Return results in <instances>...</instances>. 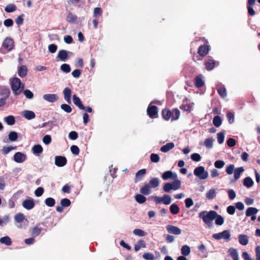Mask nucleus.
<instances>
[{
	"label": "nucleus",
	"instance_id": "nucleus-43",
	"mask_svg": "<svg viewBox=\"0 0 260 260\" xmlns=\"http://www.w3.org/2000/svg\"><path fill=\"white\" fill-rule=\"evenodd\" d=\"M216 193L215 190L211 189L206 193V197L208 199L212 200L216 196Z\"/></svg>",
	"mask_w": 260,
	"mask_h": 260
},
{
	"label": "nucleus",
	"instance_id": "nucleus-3",
	"mask_svg": "<svg viewBox=\"0 0 260 260\" xmlns=\"http://www.w3.org/2000/svg\"><path fill=\"white\" fill-rule=\"evenodd\" d=\"M199 216L203 219V221L206 224L209 225L211 221L215 219L217 216V212L214 210H211L209 212L204 211L199 213Z\"/></svg>",
	"mask_w": 260,
	"mask_h": 260
},
{
	"label": "nucleus",
	"instance_id": "nucleus-6",
	"mask_svg": "<svg viewBox=\"0 0 260 260\" xmlns=\"http://www.w3.org/2000/svg\"><path fill=\"white\" fill-rule=\"evenodd\" d=\"M181 187V181L175 180L172 184L171 183H166L163 187L164 190L166 192H169L172 189L174 190L179 189Z\"/></svg>",
	"mask_w": 260,
	"mask_h": 260
},
{
	"label": "nucleus",
	"instance_id": "nucleus-19",
	"mask_svg": "<svg viewBox=\"0 0 260 260\" xmlns=\"http://www.w3.org/2000/svg\"><path fill=\"white\" fill-rule=\"evenodd\" d=\"M64 95V99L68 103L71 104V90L69 87H66L63 91Z\"/></svg>",
	"mask_w": 260,
	"mask_h": 260
},
{
	"label": "nucleus",
	"instance_id": "nucleus-28",
	"mask_svg": "<svg viewBox=\"0 0 260 260\" xmlns=\"http://www.w3.org/2000/svg\"><path fill=\"white\" fill-rule=\"evenodd\" d=\"M148 184L150 185L151 188H156L159 186V180L157 178H152L149 180Z\"/></svg>",
	"mask_w": 260,
	"mask_h": 260
},
{
	"label": "nucleus",
	"instance_id": "nucleus-15",
	"mask_svg": "<svg viewBox=\"0 0 260 260\" xmlns=\"http://www.w3.org/2000/svg\"><path fill=\"white\" fill-rule=\"evenodd\" d=\"M43 98L44 100L50 103H54L58 100V96L56 94H46Z\"/></svg>",
	"mask_w": 260,
	"mask_h": 260
},
{
	"label": "nucleus",
	"instance_id": "nucleus-61",
	"mask_svg": "<svg viewBox=\"0 0 260 260\" xmlns=\"http://www.w3.org/2000/svg\"><path fill=\"white\" fill-rule=\"evenodd\" d=\"M225 165V162L224 161L221 160H216L214 163V166L215 168L217 169H221Z\"/></svg>",
	"mask_w": 260,
	"mask_h": 260
},
{
	"label": "nucleus",
	"instance_id": "nucleus-47",
	"mask_svg": "<svg viewBox=\"0 0 260 260\" xmlns=\"http://www.w3.org/2000/svg\"><path fill=\"white\" fill-rule=\"evenodd\" d=\"M60 70L64 73H68L71 72V67L69 64L63 63L60 66Z\"/></svg>",
	"mask_w": 260,
	"mask_h": 260
},
{
	"label": "nucleus",
	"instance_id": "nucleus-50",
	"mask_svg": "<svg viewBox=\"0 0 260 260\" xmlns=\"http://www.w3.org/2000/svg\"><path fill=\"white\" fill-rule=\"evenodd\" d=\"M8 137L11 141H15L18 138V134L15 132H11L9 133Z\"/></svg>",
	"mask_w": 260,
	"mask_h": 260
},
{
	"label": "nucleus",
	"instance_id": "nucleus-55",
	"mask_svg": "<svg viewBox=\"0 0 260 260\" xmlns=\"http://www.w3.org/2000/svg\"><path fill=\"white\" fill-rule=\"evenodd\" d=\"M62 110H63L66 112L69 113H71L72 111V109L70 106L69 105L63 104L60 106Z\"/></svg>",
	"mask_w": 260,
	"mask_h": 260
},
{
	"label": "nucleus",
	"instance_id": "nucleus-25",
	"mask_svg": "<svg viewBox=\"0 0 260 260\" xmlns=\"http://www.w3.org/2000/svg\"><path fill=\"white\" fill-rule=\"evenodd\" d=\"M73 101L74 102V104L77 106L81 110H84L85 109V107L83 106V105L82 103V102L81 101L80 98L76 96V94H74L73 96Z\"/></svg>",
	"mask_w": 260,
	"mask_h": 260
},
{
	"label": "nucleus",
	"instance_id": "nucleus-27",
	"mask_svg": "<svg viewBox=\"0 0 260 260\" xmlns=\"http://www.w3.org/2000/svg\"><path fill=\"white\" fill-rule=\"evenodd\" d=\"M175 147V145L173 142L167 143L160 148V151L162 152H167L172 149Z\"/></svg>",
	"mask_w": 260,
	"mask_h": 260
},
{
	"label": "nucleus",
	"instance_id": "nucleus-34",
	"mask_svg": "<svg viewBox=\"0 0 260 260\" xmlns=\"http://www.w3.org/2000/svg\"><path fill=\"white\" fill-rule=\"evenodd\" d=\"M181 254L184 256H187L190 252V248L187 245H183L181 249Z\"/></svg>",
	"mask_w": 260,
	"mask_h": 260
},
{
	"label": "nucleus",
	"instance_id": "nucleus-21",
	"mask_svg": "<svg viewBox=\"0 0 260 260\" xmlns=\"http://www.w3.org/2000/svg\"><path fill=\"white\" fill-rule=\"evenodd\" d=\"M194 84L197 88L202 87L204 85L202 75L197 76L194 79Z\"/></svg>",
	"mask_w": 260,
	"mask_h": 260
},
{
	"label": "nucleus",
	"instance_id": "nucleus-12",
	"mask_svg": "<svg viewBox=\"0 0 260 260\" xmlns=\"http://www.w3.org/2000/svg\"><path fill=\"white\" fill-rule=\"evenodd\" d=\"M167 232L171 234L179 235L181 234V230L177 226L169 224L166 226Z\"/></svg>",
	"mask_w": 260,
	"mask_h": 260
},
{
	"label": "nucleus",
	"instance_id": "nucleus-53",
	"mask_svg": "<svg viewBox=\"0 0 260 260\" xmlns=\"http://www.w3.org/2000/svg\"><path fill=\"white\" fill-rule=\"evenodd\" d=\"M162 203H164L165 205H169L171 202V197L168 194H165L162 197Z\"/></svg>",
	"mask_w": 260,
	"mask_h": 260
},
{
	"label": "nucleus",
	"instance_id": "nucleus-29",
	"mask_svg": "<svg viewBox=\"0 0 260 260\" xmlns=\"http://www.w3.org/2000/svg\"><path fill=\"white\" fill-rule=\"evenodd\" d=\"M151 192V187L148 184H146L140 189V192L144 195H148Z\"/></svg>",
	"mask_w": 260,
	"mask_h": 260
},
{
	"label": "nucleus",
	"instance_id": "nucleus-20",
	"mask_svg": "<svg viewBox=\"0 0 260 260\" xmlns=\"http://www.w3.org/2000/svg\"><path fill=\"white\" fill-rule=\"evenodd\" d=\"M217 91L219 95L222 98H224L227 95L225 88L221 83L217 85Z\"/></svg>",
	"mask_w": 260,
	"mask_h": 260
},
{
	"label": "nucleus",
	"instance_id": "nucleus-8",
	"mask_svg": "<svg viewBox=\"0 0 260 260\" xmlns=\"http://www.w3.org/2000/svg\"><path fill=\"white\" fill-rule=\"evenodd\" d=\"M230 232L229 230H224L222 232L214 234L212 235V237L215 240H220L221 239H223L226 241H229L230 240Z\"/></svg>",
	"mask_w": 260,
	"mask_h": 260
},
{
	"label": "nucleus",
	"instance_id": "nucleus-59",
	"mask_svg": "<svg viewBox=\"0 0 260 260\" xmlns=\"http://www.w3.org/2000/svg\"><path fill=\"white\" fill-rule=\"evenodd\" d=\"M71 151L73 154L76 155H78L80 152L79 148L76 145H72L71 147Z\"/></svg>",
	"mask_w": 260,
	"mask_h": 260
},
{
	"label": "nucleus",
	"instance_id": "nucleus-16",
	"mask_svg": "<svg viewBox=\"0 0 260 260\" xmlns=\"http://www.w3.org/2000/svg\"><path fill=\"white\" fill-rule=\"evenodd\" d=\"M35 203L32 199L24 200L22 203L23 207L27 210H30L35 207Z\"/></svg>",
	"mask_w": 260,
	"mask_h": 260
},
{
	"label": "nucleus",
	"instance_id": "nucleus-14",
	"mask_svg": "<svg viewBox=\"0 0 260 260\" xmlns=\"http://www.w3.org/2000/svg\"><path fill=\"white\" fill-rule=\"evenodd\" d=\"M26 159V156L20 152H16L14 155V160L18 163H22Z\"/></svg>",
	"mask_w": 260,
	"mask_h": 260
},
{
	"label": "nucleus",
	"instance_id": "nucleus-49",
	"mask_svg": "<svg viewBox=\"0 0 260 260\" xmlns=\"http://www.w3.org/2000/svg\"><path fill=\"white\" fill-rule=\"evenodd\" d=\"M214 139L212 138L206 139L204 142L205 146L208 148H211L213 147V142Z\"/></svg>",
	"mask_w": 260,
	"mask_h": 260
},
{
	"label": "nucleus",
	"instance_id": "nucleus-40",
	"mask_svg": "<svg viewBox=\"0 0 260 260\" xmlns=\"http://www.w3.org/2000/svg\"><path fill=\"white\" fill-rule=\"evenodd\" d=\"M214 125L217 127L220 126L222 123V120L220 116H215L213 119Z\"/></svg>",
	"mask_w": 260,
	"mask_h": 260
},
{
	"label": "nucleus",
	"instance_id": "nucleus-44",
	"mask_svg": "<svg viewBox=\"0 0 260 260\" xmlns=\"http://www.w3.org/2000/svg\"><path fill=\"white\" fill-rule=\"evenodd\" d=\"M45 203L48 207H52L54 206L55 201L53 198L50 197L45 200Z\"/></svg>",
	"mask_w": 260,
	"mask_h": 260
},
{
	"label": "nucleus",
	"instance_id": "nucleus-35",
	"mask_svg": "<svg viewBox=\"0 0 260 260\" xmlns=\"http://www.w3.org/2000/svg\"><path fill=\"white\" fill-rule=\"evenodd\" d=\"M170 210L172 214H177L180 211V208L176 204H173L170 206Z\"/></svg>",
	"mask_w": 260,
	"mask_h": 260
},
{
	"label": "nucleus",
	"instance_id": "nucleus-45",
	"mask_svg": "<svg viewBox=\"0 0 260 260\" xmlns=\"http://www.w3.org/2000/svg\"><path fill=\"white\" fill-rule=\"evenodd\" d=\"M14 219L16 222L18 223H21L24 219V215L21 213H17L15 215Z\"/></svg>",
	"mask_w": 260,
	"mask_h": 260
},
{
	"label": "nucleus",
	"instance_id": "nucleus-62",
	"mask_svg": "<svg viewBox=\"0 0 260 260\" xmlns=\"http://www.w3.org/2000/svg\"><path fill=\"white\" fill-rule=\"evenodd\" d=\"M191 158L194 161H199L201 159V156L199 153H194L191 155Z\"/></svg>",
	"mask_w": 260,
	"mask_h": 260
},
{
	"label": "nucleus",
	"instance_id": "nucleus-54",
	"mask_svg": "<svg viewBox=\"0 0 260 260\" xmlns=\"http://www.w3.org/2000/svg\"><path fill=\"white\" fill-rule=\"evenodd\" d=\"M133 233L135 235H137L140 237L145 236L146 235V233L144 231L139 229H135L133 231Z\"/></svg>",
	"mask_w": 260,
	"mask_h": 260
},
{
	"label": "nucleus",
	"instance_id": "nucleus-36",
	"mask_svg": "<svg viewBox=\"0 0 260 260\" xmlns=\"http://www.w3.org/2000/svg\"><path fill=\"white\" fill-rule=\"evenodd\" d=\"M77 19V17L76 15L72 14V13H69L68 14L66 20L68 22L73 23L75 22Z\"/></svg>",
	"mask_w": 260,
	"mask_h": 260
},
{
	"label": "nucleus",
	"instance_id": "nucleus-24",
	"mask_svg": "<svg viewBox=\"0 0 260 260\" xmlns=\"http://www.w3.org/2000/svg\"><path fill=\"white\" fill-rule=\"evenodd\" d=\"M244 171V168L242 167L237 168L234 170V180H231L232 182H234V181L237 180L239 179L241 174Z\"/></svg>",
	"mask_w": 260,
	"mask_h": 260
},
{
	"label": "nucleus",
	"instance_id": "nucleus-33",
	"mask_svg": "<svg viewBox=\"0 0 260 260\" xmlns=\"http://www.w3.org/2000/svg\"><path fill=\"white\" fill-rule=\"evenodd\" d=\"M253 183V181L250 177H247L244 179L243 185L247 188L251 187Z\"/></svg>",
	"mask_w": 260,
	"mask_h": 260
},
{
	"label": "nucleus",
	"instance_id": "nucleus-63",
	"mask_svg": "<svg viewBox=\"0 0 260 260\" xmlns=\"http://www.w3.org/2000/svg\"><path fill=\"white\" fill-rule=\"evenodd\" d=\"M51 137L49 135H45L43 138V142L46 145L49 144L51 142Z\"/></svg>",
	"mask_w": 260,
	"mask_h": 260
},
{
	"label": "nucleus",
	"instance_id": "nucleus-2",
	"mask_svg": "<svg viewBox=\"0 0 260 260\" xmlns=\"http://www.w3.org/2000/svg\"><path fill=\"white\" fill-rule=\"evenodd\" d=\"M11 89L15 95L20 94L24 89V84H22L20 79L15 77L10 79Z\"/></svg>",
	"mask_w": 260,
	"mask_h": 260
},
{
	"label": "nucleus",
	"instance_id": "nucleus-37",
	"mask_svg": "<svg viewBox=\"0 0 260 260\" xmlns=\"http://www.w3.org/2000/svg\"><path fill=\"white\" fill-rule=\"evenodd\" d=\"M0 242L2 244H5L7 246H10L12 244V241L11 238L8 236H5L0 239Z\"/></svg>",
	"mask_w": 260,
	"mask_h": 260
},
{
	"label": "nucleus",
	"instance_id": "nucleus-30",
	"mask_svg": "<svg viewBox=\"0 0 260 260\" xmlns=\"http://www.w3.org/2000/svg\"><path fill=\"white\" fill-rule=\"evenodd\" d=\"M258 211V209L255 207H249L246 210V216L249 217L251 215H256Z\"/></svg>",
	"mask_w": 260,
	"mask_h": 260
},
{
	"label": "nucleus",
	"instance_id": "nucleus-64",
	"mask_svg": "<svg viewBox=\"0 0 260 260\" xmlns=\"http://www.w3.org/2000/svg\"><path fill=\"white\" fill-rule=\"evenodd\" d=\"M78 134L75 131H72L69 134V137L71 140H75L78 138Z\"/></svg>",
	"mask_w": 260,
	"mask_h": 260
},
{
	"label": "nucleus",
	"instance_id": "nucleus-17",
	"mask_svg": "<svg viewBox=\"0 0 260 260\" xmlns=\"http://www.w3.org/2000/svg\"><path fill=\"white\" fill-rule=\"evenodd\" d=\"M146 173V170L145 169H143L138 171L135 176V182L136 183L141 181L144 177Z\"/></svg>",
	"mask_w": 260,
	"mask_h": 260
},
{
	"label": "nucleus",
	"instance_id": "nucleus-48",
	"mask_svg": "<svg viewBox=\"0 0 260 260\" xmlns=\"http://www.w3.org/2000/svg\"><path fill=\"white\" fill-rule=\"evenodd\" d=\"M143 257L146 260H154L155 256L153 254L150 252H145L143 254Z\"/></svg>",
	"mask_w": 260,
	"mask_h": 260
},
{
	"label": "nucleus",
	"instance_id": "nucleus-31",
	"mask_svg": "<svg viewBox=\"0 0 260 260\" xmlns=\"http://www.w3.org/2000/svg\"><path fill=\"white\" fill-rule=\"evenodd\" d=\"M23 116L28 120L34 119L36 115L33 111L25 110L23 111Z\"/></svg>",
	"mask_w": 260,
	"mask_h": 260
},
{
	"label": "nucleus",
	"instance_id": "nucleus-4",
	"mask_svg": "<svg viewBox=\"0 0 260 260\" xmlns=\"http://www.w3.org/2000/svg\"><path fill=\"white\" fill-rule=\"evenodd\" d=\"M14 47V42L13 39L7 37L2 43V46L0 49V52L3 54L11 51Z\"/></svg>",
	"mask_w": 260,
	"mask_h": 260
},
{
	"label": "nucleus",
	"instance_id": "nucleus-56",
	"mask_svg": "<svg viewBox=\"0 0 260 260\" xmlns=\"http://www.w3.org/2000/svg\"><path fill=\"white\" fill-rule=\"evenodd\" d=\"M150 160L153 162H158L160 160V157L158 154L152 153L150 155Z\"/></svg>",
	"mask_w": 260,
	"mask_h": 260
},
{
	"label": "nucleus",
	"instance_id": "nucleus-1",
	"mask_svg": "<svg viewBox=\"0 0 260 260\" xmlns=\"http://www.w3.org/2000/svg\"><path fill=\"white\" fill-rule=\"evenodd\" d=\"M162 117L165 120L168 121L170 118L172 121L177 120L180 116V112L178 109H174L171 111L169 109L165 108L161 111Z\"/></svg>",
	"mask_w": 260,
	"mask_h": 260
},
{
	"label": "nucleus",
	"instance_id": "nucleus-11",
	"mask_svg": "<svg viewBox=\"0 0 260 260\" xmlns=\"http://www.w3.org/2000/svg\"><path fill=\"white\" fill-rule=\"evenodd\" d=\"M163 180H167L169 179H172L175 180H179L177 179V175L176 173H173L171 171H167L165 172L161 175Z\"/></svg>",
	"mask_w": 260,
	"mask_h": 260
},
{
	"label": "nucleus",
	"instance_id": "nucleus-9",
	"mask_svg": "<svg viewBox=\"0 0 260 260\" xmlns=\"http://www.w3.org/2000/svg\"><path fill=\"white\" fill-rule=\"evenodd\" d=\"M205 68L207 71L212 70L214 67L218 64V62L216 61L211 57H207L204 62Z\"/></svg>",
	"mask_w": 260,
	"mask_h": 260
},
{
	"label": "nucleus",
	"instance_id": "nucleus-26",
	"mask_svg": "<svg viewBox=\"0 0 260 260\" xmlns=\"http://www.w3.org/2000/svg\"><path fill=\"white\" fill-rule=\"evenodd\" d=\"M27 73V67L24 65H22L18 68V75L23 78L25 77Z\"/></svg>",
	"mask_w": 260,
	"mask_h": 260
},
{
	"label": "nucleus",
	"instance_id": "nucleus-39",
	"mask_svg": "<svg viewBox=\"0 0 260 260\" xmlns=\"http://www.w3.org/2000/svg\"><path fill=\"white\" fill-rule=\"evenodd\" d=\"M17 9V7L15 5L10 4L8 5L5 8V11L7 13H11Z\"/></svg>",
	"mask_w": 260,
	"mask_h": 260
},
{
	"label": "nucleus",
	"instance_id": "nucleus-57",
	"mask_svg": "<svg viewBox=\"0 0 260 260\" xmlns=\"http://www.w3.org/2000/svg\"><path fill=\"white\" fill-rule=\"evenodd\" d=\"M102 14V10L101 8L96 7L94 9L93 15L95 17L101 16Z\"/></svg>",
	"mask_w": 260,
	"mask_h": 260
},
{
	"label": "nucleus",
	"instance_id": "nucleus-23",
	"mask_svg": "<svg viewBox=\"0 0 260 260\" xmlns=\"http://www.w3.org/2000/svg\"><path fill=\"white\" fill-rule=\"evenodd\" d=\"M238 240L241 245L245 246L248 243L249 237L246 235L241 234L238 236Z\"/></svg>",
	"mask_w": 260,
	"mask_h": 260
},
{
	"label": "nucleus",
	"instance_id": "nucleus-22",
	"mask_svg": "<svg viewBox=\"0 0 260 260\" xmlns=\"http://www.w3.org/2000/svg\"><path fill=\"white\" fill-rule=\"evenodd\" d=\"M57 58L61 61H65L68 58V51L65 50H60L58 52Z\"/></svg>",
	"mask_w": 260,
	"mask_h": 260
},
{
	"label": "nucleus",
	"instance_id": "nucleus-5",
	"mask_svg": "<svg viewBox=\"0 0 260 260\" xmlns=\"http://www.w3.org/2000/svg\"><path fill=\"white\" fill-rule=\"evenodd\" d=\"M209 46L208 44L200 45L198 49L199 56H197L196 59L193 57V60L195 62H197L198 60H202L203 58L209 53Z\"/></svg>",
	"mask_w": 260,
	"mask_h": 260
},
{
	"label": "nucleus",
	"instance_id": "nucleus-32",
	"mask_svg": "<svg viewBox=\"0 0 260 260\" xmlns=\"http://www.w3.org/2000/svg\"><path fill=\"white\" fill-rule=\"evenodd\" d=\"M43 147L40 144L35 145L32 148V151L34 154H39L43 152Z\"/></svg>",
	"mask_w": 260,
	"mask_h": 260
},
{
	"label": "nucleus",
	"instance_id": "nucleus-58",
	"mask_svg": "<svg viewBox=\"0 0 260 260\" xmlns=\"http://www.w3.org/2000/svg\"><path fill=\"white\" fill-rule=\"evenodd\" d=\"M23 92L27 99H31L34 97L33 93L29 89L23 90Z\"/></svg>",
	"mask_w": 260,
	"mask_h": 260
},
{
	"label": "nucleus",
	"instance_id": "nucleus-60",
	"mask_svg": "<svg viewBox=\"0 0 260 260\" xmlns=\"http://www.w3.org/2000/svg\"><path fill=\"white\" fill-rule=\"evenodd\" d=\"M24 21V14H21V15L17 17V18L15 20L16 23L18 25H21L23 24Z\"/></svg>",
	"mask_w": 260,
	"mask_h": 260
},
{
	"label": "nucleus",
	"instance_id": "nucleus-38",
	"mask_svg": "<svg viewBox=\"0 0 260 260\" xmlns=\"http://www.w3.org/2000/svg\"><path fill=\"white\" fill-rule=\"evenodd\" d=\"M230 255L232 257L233 260H239V256L236 249L231 248L229 250Z\"/></svg>",
	"mask_w": 260,
	"mask_h": 260
},
{
	"label": "nucleus",
	"instance_id": "nucleus-41",
	"mask_svg": "<svg viewBox=\"0 0 260 260\" xmlns=\"http://www.w3.org/2000/svg\"><path fill=\"white\" fill-rule=\"evenodd\" d=\"M5 121L7 124L9 125H12L15 124V117L12 115H9L5 117Z\"/></svg>",
	"mask_w": 260,
	"mask_h": 260
},
{
	"label": "nucleus",
	"instance_id": "nucleus-10",
	"mask_svg": "<svg viewBox=\"0 0 260 260\" xmlns=\"http://www.w3.org/2000/svg\"><path fill=\"white\" fill-rule=\"evenodd\" d=\"M158 108L156 106L149 105L147 109V114L150 118L153 119L157 117Z\"/></svg>",
	"mask_w": 260,
	"mask_h": 260
},
{
	"label": "nucleus",
	"instance_id": "nucleus-42",
	"mask_svg": "<svg viewBox=\"0 0 260 260\" xmlns=\"http://www.w3.org/2000/svg\"><path fill=\"white\" fill-rule=\"evenodd\" d=\"M135 200L138 203L142 204L145 202L146 198L143 194H138L135 196Z\"/></svg>",
	"mask_w": 260,
	"mask_h": 260
},
{
	"label": "nucleus",
	"instance_id": "nucleus-46",
	"mask_svg": "<svg viewBox=\"0 0 260 260\" xmlns=\"http://www.w3.org/2000/svg\"><path fill=\"white\" fill-rule=\"evenodd\" d=\"M224 223V218L221 215L217 213V216L215 218V224L218 225H221Z\"/></svg>",
	"mask_w": 260,
	"mask_h": 260
},
{
	"label": "nucleus",
	"instance_id": "nucleus-51",
	"mask_svg": "<svg viewBox=\"0 0 260 260\" xmlns=\"http://www.w3.org/2000/svg\"><path fill=\"white\" fill-rule=\"evenodd\" d=\"M217 141L219 144H222L224 142V132H221L217 134Z\"/></svg>",
	"mask_w": 260,
	"mask_h": 260
},
{
	"label": "nucleus",
	"instance_id": "nucleus-13",
	"mask_svg": "<svg viewBox=\"0 0 260 260\" xmlns=\"http://www.w3.org/2000/svg\"><path fill=\"white\" fill-rule=\"evenodd\" d=\"M67 163L66 157L62 156H56L55 157V164L59 167L64 166Z\"/></svg>",
	"mask_w": 260,
	"mask_h": 260
},
{
	"label": "nucleus",
	"instance_id": "nucleus-7",
	"mask_svg": "<svg viewBox=\"0 0 260 260\" xmlns=\"http://www.w3.org/2000/svg\"><path fill=\"white\" fill-rule=\"evenodd\" d=\"M193 173L200 179H206L208 177V173L205 171V168L203 166H199L195 168Z\"/></svg>",
	"mask_w": 260,
	"mask_h": 260
},
{
	"label": "nucleus",
	"instance_id": "nucleus-52",
	"mask_svg": "<svg viewBox=\"0 0 260 260\" xmlns=\"http://www.w3.org/2000/svg\"><path fill=\"white\" fill-rule=\"evenodd\" d=\"M71 201L67 198L61 199L60 201V204L63 207H68L71 205Z\"/></svg>",
	"mask_w": 260,
	"mask_h": 260
},
{
	"label": "nucleus",
	"instance_id": "nucleus-18",
	"mask_svg": "<svg viewBox=\"0 0 260 260\" xmlns=\"http://www.w3.org/2000/svg\"><path fill=\"white\" fill-rule=\"evenodd\" d=\"M41 224V223H39L37 224L35 227L31 229V234L32 236L36 237L41 234L42 231L43 230V228L40 227Z\"/></svg>",
	"mask_w": 260,
	"mask_h": 260
}]
</instances>
